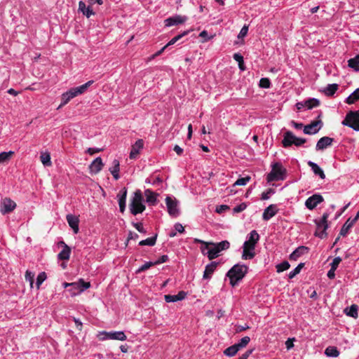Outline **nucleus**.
<instances>
[{
    "mask_svg": "<svg viewBox=\"0 0 359 359\" xmlns=\"http://www.w3.org/2000/svg\"><path fill=\"white\" fill-rule=\"evenodd\" d=\"M259 240V235L256 230L251 231L247 235V239L243 245L242 259H252L255 256V249Z\"/></svg>",
    "mask_w": 359,
    "mask_h": 359,
    "instance_id": "nucleus-1",
    "label": "nucleus"
},
{
    "mask_svg": "<svg viewBox=\"0 0 359 359\" xmlns=\"http://www.w3.org/2000/svg\"><path fill=\"white\" fill-rule=\"evenodd\" d=\"M248 267L245 264H236L229 270L226 276L229 277L230 285L235 287L245 276Z\"/></svg>",
    "mask_w": 359,
    "mask_h": 359,
    "instance_id": "nucleus-2",
    "label": "nucleus"
},
{
    "mask_svg": "<svg viewBox=\"0 0 359 359\" xmlns=\"http://www.w3.org/2000/svg\"><path fill=\"white\" fill-rule=\"evenodd\" d=\"M94 83V81L90 80L86 83L75 88H72L67 92L62 94V102L58 107V109L67 104L74 97L84 93L87 89Z\"/></svg>",
    "mask_w": 359,
    "mask_h": 359,
    "instance_id": "nucleus-3",
    "label": "nucleus"
},
{
    "mask_svg": "<svg viewBox=\"0 0 359 359\" xmlns=\"http://www.w3.org/2000/svg\"><path fill=\"white\" fill-rule=\"evenodd\" d=\"M129 208L131 214L133 215L142 213L145 210L146 206L144 204V198L140 189L134 192L129 204Z\"/></svg>",
    "mask_w": 359,
    "mask_h": 359,
    "instance_id": "nucleus-4",
    "label": "nucleus"
},
{
    "mask_svg": "<svg viewBox=\"0 0 359 359\" xmlns=\"http://www.w3.org/2000/svg\"><path fill=\"white\" fill-rule=\"evenodd\" d=\"M286 170L280 163H275L272 165L271 171L267 175L266 180L269 182L283 180L285 178Z\"/></svg>",
    "mask_w": 359,
    "mask_h": 359,
    "instance_id": "nucleus-5",
    "label": "nucleus"
},
{
    "mask_svg": "<svg viewBox=\"0 0 359 359\" xmlns=\"http://www.w3.org/2000/svg\"><path fill=\"white\" fill-rule=\"evenodd\" d=\"M341 123L344 126L353 128L355 131H359V110L348 112Z\"/></svg>",
    "mask_w": 359,
    "mask_h": 359,
    "instance_id": "nucleus-6",
    "label": "nucleus"
},
{
    "mask_svg": "<svg viewBox=\"0 0 359 359\" xmlns=\"http://www.w3.org/2000/svg\"><path fill=\"white\" fill-rule=\"evenodd\" d=\"M165 205L169 215L176 218L180 215V202L174 196H167L165 198Z\"/></svg>",
    "mask_w": 359,
    "mask_h": 359,
    "instance_id": "nucleus-7",
    "label": "nucleus"
},
{
    "mask_svg": "<svg viewBox=\"0 0 359 359\" xmlns=\"http://www.w3.org/2000/svg\"><path fill=\"white\" fill-rule=\"evenodd\" d=\"M330 216V213L325 212L323 213L321 219L319 222H316L317 229L315 233V236L320 238L326 237V230L328 228L327 219Z\"/></svg>",
    "mask_w": 359,
    "mask_h": 359,
    "instance_id": "nucleus-8",
    "label": "nucleus"
},
{
    "mask_svg": "<svg viewBox=\"0 0 359 359\" xmlns=\"http://www.w3.org/2000/svg\"><path fill=\"white\" fill-rule=\"evenodd\" d=\"M64 287H75V291L72 292V295H76L81 293L84 290H87L90 287V284L88 282H85L83 279H80L78 282L75 283H64Z\"/></svg>",
    "mask_w": 359,
    "mask_h": 359,
    "instance_id": "nucleus-9",
    "label": "nucleus"
},
{
    "mask_svg": "<svg viewBox=\"0 0 359 359\" xmlns=\"http://www.w3.org/2000/svg\"><path fill=\"white\" fill-rule=\"evenodd\" d=\"M17 207L16 203L11 198L6 197L2 198L0 202V212L3 215H7L12 212Z\"/></svg>",
    "mask_w": 359,
    "mask_h": 359,
    "instance_id": "nucleus-10",
    "label": "nucleus"
},
{
    "mask_svg": "<svg viewBox=\"0 0 359 359\" xmlns=\"http://www.w3.org/2000/svg\"><path fill=\"white\" fill-rule=\"evenodd\" d=\"M100 335L102 336L100 339L102 340L113 339L125 341L127 339L126 335L123 331H114V332H102Z\"/></svg>",
    "mask_w": 359,
    "mask_h": 359,
    "instance_id": "nucleus-11",
    "label": "nucleus"
},
{
    "mask_svg": "<svg viewBox=\"0 0 359 359\" xmlns=\"http://www.w3.org/2000/svg\"><path fill=\"white\" fill-rule=\"evenodd\" d=\"M324 198L320 194H315L309 197L305 201V206L309 210H313L317 205L323 202Z\"/></svg>",
    "mask_w": 359,
    "mask_h": 359,
    "instance_id": "nucleus-12",
    "label": "nucleus"
},
{
    "mask_svg": "<svg viewBox=\"0 0 359 359\" xmlns=\"http://www.w3.org/2000/svg\"><path fill=\"white\" fill-rule=\"evenodd\" d=\"M205 248L202 249V252L204 255H206L210 260H212L219 256L220 252L215 243H205Z\"/></svg>",
    "mask_w": 359,
    "mask_h": 359,
    "instance_id": "nucleus-13",
    "label": "nucleus"
},
{
    "mask_svg": "<svg viewBox=\"0 0 359 359\" xmlns=\"http://www.w3.org/2000/svg\"><path fill=\"white\" fill-rule=\"evenodd\" d=\"M187 20V16H182L180 15H175L174 16L170 17L165 20V27H171L174 25H177L179 24H182Z\"/></svg>",
    "mask_w": 359,
    "mask_h": 359,
    "instance_id": "nucleus-14",
    "label": "nucleus"
},
{
    "mask_svg": "<svg viewBox=\"0 0 359 359\" xmlns=\"http://www.w3.org/2000/svg\"><path fill=\"white\" fill-rule=\"evenodd\" d=\"M323 123L321 121H313L306 125L304 128V133L306 135H313L317 133L321 128Z\"/></svg>",
    "mask_w": 359,
    "mask_h": 359,
    "instance_id": "nucleus-15",
    "label": "nucleus"
},
{
    "mask_svg": "<svg viewBox=\"0 0 359 359\" xmlns=\"http://www.w3.org/2000/svg\"><path fill=\"white\" fill-rule=\"evenodd\" d=\"M278 212V208L277 205L271 204L269 205L264 210V212L262 214V219L264 221H269L273 217H274L277 212Z\"/></svg>",
    "mask_w": 359,
    "mask_h": 359,
    "instance_id": "nucleus-16",
    "label": "nucleus"
},
{
    "mask_svg": "<svg viewBox=\"0 0 359 359\" xmlns=\"http://www.w3.org/2000/svg\"><path fill=\"white\" fill-rule=\"evenodd\" d=\"M334 142V139L330 137H321L316 144V149L317 151H322L330 147Z\"/></svg>",
    "mask_w": 359,
    "mask_h": 359,
    "instance_id": "nucleus-17",
    "label": "nucleus"
},
{
    "mask_svg": "<svg viewBox=\"0 0 359 359\" xmlns=\"http://www.w3.org/2000/svg\"><path fill=\"white\" fill-rule=\"evenodd\" d=\"M104 164L101 157H97L89 165V170L91 173L97 174L102 170Z\"/></svg>",
    "mask_w": 359,
    "mask_h": 359,
    "instance_id": "nucleus-18",
    "label": "nucleus"
},
{
    "mask_svg": "<svg viewBox=\"0 0 359 359\" xmlns=\"http://www.w3.org/2000/svg\"><path fill=\"white\" fill-rule=\"evenodd\" d=\"M144 146V142L142 140H137L135 144L132 146L130 152V158L134 159L139 154L141 149H142Z\"/></svg>",
    "mask_w": 359,
    "mask_h": 359,
    "instance_id": "nucleus-19",
    "label": "nucleus"
},
{
    "mask_svg": "<svg viewBox=\"0 0 359 359\" xmlns=\"http://www.w3.org/2000/svg\"><path fill=\"white\" fill-rule=\"evenodd\" d=\"M59 245H62L63 246V249L57 255L58 259L68 260L70 257L71 248L64 241H60Z\"/></svg>",
    "mask_w": 359,
    "mask_h": 359,
    "instance_id": "nucleus-20",
    "label": "nucleus"
},
{
    "mask_svg": "<svg viewBox=\"0 0 359 359\" xmlns=\"http://www.w3.org/2000/svg\"><path fill=\"white\" fill-rule=\"evenodd\" d=\"M187 292L184 291H180L177 294H166L164 298L166 302H176L178 301L183 300L187 297Z\"/></svg>",
    "mask_w": 359,
    "mask_h": 359,
    "instance_id": "nucleus-21",
    "label": "nucleus"
},
{
    "mask_svg": "<svg viewBox=\"0 0 359 359\" xmlns=\"http://www.w3.org/2000/svg\"><path fill=\"white\" fill-rule=\"evenodd\" d=\"M309 248L306 246H299L296 248L289 256L290 260L296 261L299 257L309 252Z\"/></svg>",
    "mask_w": 359,
    "mask_h": 359,
    "instance_id": "nucleus-22",
    "label": "nucleus"
},
{
    "mask_svg": "<svg viewBox=\"0 0 359 359\" xmlns=\"http://www.w3.org/2000/svg\"><path fill=\"white\" fill-rule=\"evenodd\" d=\"M67 221L69 225V226L73 229L74 233H77L79 232V219L77 217L72 215H67Z\"/></svg>",
    "mask_w": 359,
    "mask_h": 359,
    "instance_id": "nucleus-23",
    "label": "nucleus"
},
{
    "mask_svg": "<svg viewBox=\"0 0 359 359\" xmlns=\"http://www.w3.org/2000/svg\"><path fill=\"white\" fill-rule=\"evenodd\" d=\"M308 165L316 175L319 176L323 180L325 178L324 171L317 163L309 161Z\"/></svg>",
    "mask_w": 359,
    "mask_h": 359,
    "instance_id": "nucleus-24",
    "label": "nucleus"
},
{
    "mask_svg": "<svg viewBox=\"0 0 359 359\" xmlns=\"http://www.w3.org/2000/svg\"><path fill=\"white\" fill-rule=\"evenodd\" d=\"M217 266V262H212L210 264H208L205 266V271L203 272V279L210 278L212 274L216 269Z\"/></svg>",
    "mask_w": 359,
    "mask_h": 359,
    "instance_id": "nucleus-25",
    "label": "nucleus"
},
{
    "mask_svg": "<svg viewBox=\"0 0 359 359\" xmlns=\"http://www.w3.org/2000/svg\"><path fill=\"white\" fill-rule=\"evenodd\" d=\"M295 140V135L291 132L287 131L284 135V138L282 141L284 147H290L294 144Z\"/></svg>",
    "mask_w": 359,
    "mask_h": 359,
    "instance_id": "nucleus-26",
    "label": "nucleus"
},
{
    "mask_svg": "<svg viewBox=\"0 0 359 359\" xmlns=\"http://www.w3.org/2000/svg\"><path fill=\"white\" fill-rule=\"evenodd\" d=\"M355 224V223L353 222V221L351 219V218H348L346 222L344 224V225L342 226L341 230H340V236H346L348 233H349V231L350 229L353 227V226Z\"/></svg>",
    "mask_w": 359,
    "mask_h": 359,
    "instance_id": "nucleus-27",
    "label": "nucleus"
},
{
    "mask_svg": "<svg viewBox=\"0 0 359 359\" xmlns=\"http://www.w3.org/2000/svg\"><path fill=\"white\" fill-rule=\"evenodd\" d=\"M144 194L146 196V201L148 203L154 205L157 202V196H158V194L154 193L150 189H146L144 191Z\"/></svg>",
    "mask_w": 359,
    "mask_h": 359,
    "instance_id": "nucleus-28",
    "label": "nucleus"
},
{
    "mask_svg": "<svg viewBox=\"0 0 359 359\" xmlns=\"http://www.w3.org/2000/svg\"><path fill=\"white\" fill-rule=\"evenodd\" d=\"M113 166L109 168V171L113 175L114 180H118L120 178L119 170H120V163L118 160L114 159L112 162Z\"/></svg>",
    "mask_w": 359,
    "mask_h": 359,
    "instance_id": "nucleus-29",
    "label": "nucleus"
},
{
    "mask_svg": "<svg viewBox=\"0 0 359 359\" xmlns=\"http://www.w3.org/2000/svg\"><path fill=\"white\" fill-rule=\"evenodd\" d=\"M338 87H339V86L337 83L328 84L324 88L323 93L327 96H332L336 93V91L337 90Z\"/></svg>",
    "mask_w": 359,
    "mask_h": 359,
    "instance_id": "nucleus-30",
    "label": "nucleus"
},
{
    "mask_svg": "<svg viewBox=\"0 0 359 359\" xmlns=\"http://www.w3.org/2000/svg\"><path fill=\"white\" fill-rule=\"evenodd\" d=\"M348 66L355 72H359V54L348 60Z\"/></svg>",
    "mask_w": 359,
    "mask_h": 359,
    "instance_id": "nucleus-31",
    "label": "nucleus"
},
{
    "mask_svg": "<svg viewBox=\"0 0 359 359\" xmlns=\"http://www.w3.org/2000/svg\"><path fill=\"white\" fill-rule=\"evenodd\" d=\"M358 100H359V88L355 89L348 97H346V102L351 104Z\"/></svg>",
    "mask_w": 359,
    "mask_h": 359,
    "instance_id": "nucleus-32",
    "label": "nucleus"
},
{
    "mask_svg": "<svg viewBox=\"0 0 359 359\" xmlns=\"http://www.w3.org/2000/svg\"><path fill=\"white\" fill-rule=\"evenodd\" d=\"M325 354L328 357H337L339 355V351L336 346H328L325 350Z\"/></svg>",
    "mask_w": 359,
    "mask_h": 359,
    "instance_id": "nucleus-33",
    "label": "nucleus"
},
{
    "mask_svg": "<svg viewBox=\"0 0 359 359\" xmlns=\"http://www.w3.org/2000/svg\"><path fill=\"white\" fill-rule=\"evenodd\" d=\"M358 306L356 304H353L350 307L346 308L345 312L347 316L355 318L358 317Z\"/></svg>",
    "mask_w": 359,
    "mask_h": 359,
    "instance_id": "nucleus-34",
    "label": "nucleus"
},
{
    "mask_svg": "<svg viewBox=\"0 0 359 359\" xmlns=\"http://www.w3.org/2000/svg\"><path fill=\"white\" fill-rule=\"evenodd\" d=\"M239 351V348L235 344L228 347L224 351V354L228 357H232L235 355Z\"/></svg>",
    "mask_w": 359,
    "mask_h": 359,
    "instance_id": "nucleus-35",
    "label": "nucleus"
},
{
    "mask_svg": "<svg viewBox=\"0 0 359 359\" xmlns=\"http://www.w3.org/2000/svg\"><path fill=\"white\" fill-rule=\"evenodd\" d=\"M157 235H155L152 237L147 238V239L142 240L139 243V245L141 246L148 245V246H154L156 242Z\"/></svg>",
    "mask_w": 359,
    "mask_h": 359,
    "instance_id": "nucleus-36",
    "label": "nucleus"
},
{
    "mask_svg": "<svg viewBox=\"0 0 359 359\" xmlns=\"http://www.w3.org/2000/svg\"><path fill=\"white\" fill-rule=\"evenodd\" d=\"M41 161L43 165H51L50 155L48 152H43L40 156Z\"/></svg>",
    "mask_w": 359,
    "mask_h": 359,
    "instance_id": "nucleus-37",
    "label": "nucleus"
},
{
    "mask_svg": "<svg viewBox=\"0 0 359 359\" xmlns=\"http://www.w3.org/2000/svg\"><path fill=\"white\" fill-rule=\"evenodd\" d=\"M320 104L319 100L316 98H311L305 101V107L308 109H311L313 107H318Z\"/></svg>",
    "mask_w": 359,
    "mask_h": 359,
    "instance_id": "nucleus-38",
    "label": "nucleus"
},
{
    "mask_svg": "<svg viewBox=\"0 0 359 359\" xmlns=\"http://www.w3.org/2000/svg\"><path fill=\"white\" fill-rule=\"evenodd\" d=\"M304 263H299L292 271H291L288 274V278L290 279L293 278L295 276L299 274L304 267Z\"/></svg>",
    "mask_w": 359,
    "mask_h": 359,
    "instance_id": "nucleus-39",
    "label": "nucleus"
},
{
    "mask_svg": "<svg viewBox=\"0 0 359 359\" xmlns=\"http://www.w3.org/2000/svg\"><path fill=\"white\" fill-rule=\"evenodd\" d=\"M189 32V31H184V32H182V34H180L178 35H177L176 36L173 37L166 45H165V47H169L170 46H172L173 44H175V43H177L180 39H181L183 36H186L187 34H188V33Z\"/></svg>",
    "mask_w": 359,
    "mask_h": 359,
    "instance_id": "nucleus-40",
    "label": "nucleus"
},
{
    "mask_svg": "<svg viewBox=\"0 0 359 359\" xmlns=\"http://www.w3.org/2000/svg\"><path fill=\"white\" fill-rule=\"evenodd\" d=\"M276 271L281 273L284 271L287 270L290 267V264L287 261H283V262L276 265Z\"/></svg>",
    "mask_w": 359,
    "mask_h": 359,
    "instance_id": "nucleus-41",
    "label": "nucleus"
},
{
    "mask_svg": "<svg viewBox=\"0 0 359 359\" xmlns=\"http://www.w3.org/2000/svg\"><path fill=\"white\" fill-rule=\"evenodd\" d=\"M251 180V177L250 176H246L244 177L238 178L233 184V187L236 186H245L246 185L250 180Z\"/></svg>",
    "mask_w": 359,
    "mask_h": 359,
    "instance_id": "nucleus-42",
    "label": "nucleus"
},
{
    "mask_svg": "<svg viewBox=\"0 0 359 359\" xmlns=\"http://www.w3.org/2000/svg\"><path fill=\"white\" fill-rule=\"evenodd\" d=\"M250 341V338L248 336L243 337L236 345L238 346L239 350L245 347Z\"/></svg>",
    "mask_w": 359,
    "mask_h": 359,
    "instance_id": "nucleus-43",
    "label": "nucleus"
},
{
    "mask_svg": "<svg viewBox=\"0 0 359 359\" xmlns=\"http://www.w3.org/2000/svg\"><path fill=\"white\" fill-rule=\"evenodd\" d=\"M215 244L217 246V249L219 250V252L224 250H227L230 247V243L227 241H222L219 243H215Z\"/></svg>",
    "mask_w": 359,
    "mask_h": 359,
    "instance_id": "nucleus-44",
    "label": "nucleus"
},
{
    "mask_svg": "<svg viewBox=\"0 0 359 359\" xmlns=\"http://www.w3.org/2000/svg\"><path fill=\"white\" fill-rule=\"evenodd\" d=\"M47 276H46V274L45 272H41L38 276H37V278H36V287L39 289L40 287V286L41 285V284L43 283V281H45V280L46 279Z\"/></svg>",
    "mask_w": 359,
    "mask_h": 359,
    "instance_id": "nucleus-45",
    "label": "nucleus"
},
{
    "mask_svg": "<svg viewBox=\"0 0 359 359\" xmlns=\"http://www.w3.org/2000/svg\"><path fill=\"white\" fill-rule=\"evenodd\" d=\"M13 153L14 152L12 151H10L8 152L4 151L0 153V163H4L9 160V158L11 157Z\"/></svg>",
    "mask_w": 359,
    "mask_h": 359,
    "instance_id": "nucleus-46",
    "label": "nucleus"
},
{
    "mask_svg": "<svg viewBox=\"0 0 359 359\" xmlns=\"http://www.w3.org/2000/svg\"><path fill=\"white\" fill-rule=\"evenodd\" d=\"M25 280L29 283L30 286L32 287L34 279V273L32 272L31 271L27 270L25 272Z\"/></svg>",
    "mask_w": 359,
    "mask_h": 359,
    "instance_id": "nucleus-47",
    "label": "nucleus"
},
{
    "mask_svg": "<svg viewBox=\"0 0 359 359\" xmlns=\"http://www.w3.org/2000/svg\"><path fill=\"white\" fill-rule=\"evenodd\" d=\"M271 81L268 78H262L259 80V86L262 88H269L271 87Z\"/></svg>",
    "mask_w": 359,
    "mask_h": 359,
    "instance_id": "nucleus-48",
    "label": "nucleus"
},
{
    "mask_svg": "<svg viewBox=\"0 0 359 359\" xmlns=\"http://www.w3.org/2000/svg\"><path fill=\"white\" fill-rule=\"evenodd\" d=\"M154 262H147L142 265L136 271L137 273H141L149 269L151 266H154Z\"/></svg>",
    "mask_w": 359,
    "mask_h": 359,
    "instance_id": "nucleus-49",
    "label": "nucleus"
},
{
    "mask_svg": "<svg viewBox=\"0 0 359 359\" xmlns=\"http://www.w3.org/2000/svg\"><path fill=\"white\" fill-rule=\"evenodd\" d=\"M127 197V189L123 187L120 190L118 194H117L118 201H126Z\"/></svg>",
    "mask_w": 359,
    "mask_h": 359,
    "instance_id": "nucleus-50",
    "label": "nucleus"
},
{
    "mask_svg": "<svg viewBox=\"0 0 359 359\" xmlns=\"http://www.w3.org/2000/svg\"><path fill=\"white\" fill-rule=\"evenodd\" d=\"M274 190L269 189L266 191H264L261 196V200L265 201L270 198L271 196L274 194Z\"/></svg>",
    "mask_w": 359,
    "mask_h": 359,
    "instance_id": "nucleus-51",
    "label": "nucleus"
},
{
    "mask_svg": "<svg viewBox=\"0 0 359 359\" xmlns=\"http://www.w3.org/2000/svg\"><path fill=\"white\" fill-rule=\"evenodd\" d=\"M341 262V258L340 257H337L334 258L332 262L330 264V266L332 269L337 270V267L339 266V264Z\"/></svg>",
    "mask_w": 359,
    "mask_h": 359,
    "instance_id": "nucleus-52",
    "label": "nucleus"
},
{
    "mask_svg": "<svg viewBox=\"0 0 359 359\" xmlns=\"http://www.w3.org/2000/svg\"><path fill=\"white\" fill-rule=\"evenodd\" d=\"M247 208V205L245 203H241V204L235 206L233 209V212L238 213L243 210H245Z\"/></svg>",
    "mask_w": 359,
    "mask_h": 359,
    "instance_id": "nucleus-53",
    "label": "nucleus"
},
{
    "mask_svg": "<svg viewBox=\"0 0 359 359\" xmlns=\"http://www.w3.org/2000/svg\"><path fill=\"white\" fill-rule=\"evenodd\" d=\"M146 183L151 184L152 185H156L162 182V180L159 177H156L153 180L149 178H147L145 180Z\"/></svg>",
    "mask_w": 359,
    "mask_h": 359,
    "instance_id": "nucleus-54",
    "label": "nucleus"
},
{
    "mask_svg": "<svg viewBox=\"0 0 359 359\" xmlns=\"http://www.w3.org/2000/svg\"><path fill=\"white\" fill-rule=\"evenodd\" d=\"M133 226L140 232V233H146V230L144 229L143 225L140 222L133 223Z\"/></svg>",
    "mask_w": 359,
    "mask_h": 359,
    "instance_id": "nucleus-55",
    "label": "nucleus"
},
{
    "mask_svg": "<svg viewBox=\"0 0 359 359\" xmlns=\"http://www.w3.org/2000/svg\"><path fill=\"white\" fill-rule=\"evenodd\" d=\"M168 260V255H162L156 261L154 262L155 265L160 264L164 262H166Z\"/></svg>",
    "mask_w": 359,
    "mask_h": 359,
    "instance_id": "nucleus-56",
    "label": "nucleus"
},
{
    "mask_svg": "<svg viewBox=\"0 0 359 359\" xmlns=\"http://www.w3.org/2000/svg\"><path fill=\"white\" fill-rule=\"evenodd\" d=\"M91 6L90 4L87 7V9L83 12V15L86 16V18H89L91 15H94L95 13L93 11L91 8Z\"/></svg>",
    "mask_w": 359,
    "mask_h": 359,
    "instance_id": "nucleus-57",
    "label": "nucleus"
},
{
    "mask_svg": "<svg viewBox=\"0 0 359 359\" xmlns=\"http://www.w3.org/2000/svg\"><path fill=\"white\" fill-rule=\"evenodd\" d=\"M306 139L304 138H301V137H297L295 136V140L294 141V144L295 146L297 147H299V146H301L303 144H304L306 142Z\"/></svg>",
    "mask_w": 359,
    "mask_h": 359,
    "instance_id": "nucleus-58",
    "label": "nucleus"
},
{
    "mask_svg": "<svg viewBox=\"0 0 359 359\" xmlns=\"http://www.w3.org/2000/svg\"><path fill=\"white\" fill-rule=\"evenodd\" d=\"M248 27L247 26H243L242 27V29H241L239 34H238V38H241V37H243L245 36H246L247 33H248Z\"/></svg>",
    "mask_w": 359,
    "mask_h": 359,
    "instance_id": "nucleus-59",
    "label": "nucleus"
},
{
    "mask_svg": "<svg viewBox=\"0 0 359 359\" xmlns=\"http://www.w3.org/2000/svg\"><path fill=\"white\" fill-rule=\"evenodd\" d=\"M175 230L179 233L184 231V227L180 223H175L174 225Z\"/></svg>",
    "mask_w": 359,
    "mask_h": 359,
    "instance_id": "nucleus-60",
    "label": "nucleus"
},
{
    "mask_svg": "<svg viewBox=\"0 0 359 359\" xmlns=\"http://www.w3.org/2000/svg\"><path fill=\"white\" fill-rule=\"evenodd\" d=\"M253 350H248L245 351L242 355H241L238 359H248V358L252 354Z\"/></svg>",
    "mask_w": 359,
    "mask_h": 359,
    "instance_id": "nucleus-61",
    "label": "nucleus"
},
{
    "mask_svg": "<svg viewBox=\"0 0 359 359\" xmlns=\"http://www.w3.org/2000/svg\"><path fill=\"white\" fill-rule=\"evenodd\" d=\"M86 9L87 7L86 6V4L83 1H80L79 3V11L83 14V12H85Z\"/></svg>",
    "mask_w": 359,
    "mask_h": 359,
    "instance_id": "nucleus-62",
    "label": "nucleus"
},
{
    "mask_svg": "<svg viewBox=\"0 0 359 359\" xmlns=\"http://www.w3.org/2000/svg\"><path fill=\"white\" fill-rule=\"evenodd\" d=\"M118 205H119L120 212L123 213L126 209V201H119Z\"/></svg>",
    "mask_w": 359,
    "mask_h": 359,
    "instance_id": "nucleus-63",
    "label": "nucleus"
},
{
    "mask_svg": "<svg viewBox=\"0 0 359 359\" xmlns=\"http://www.w3.org/2000/svg\"><path fill=\"white\" fill-rule=\"evenodd\" d=\"M233 57L238 63H241L243 61V57L240 53L233 54Z\"/></svg>",
    "mask_w": 359,
    "mask_h": 359,
    "instance_id": "nucleus-64",
    "label": "nucleus"
}]
</instances>
